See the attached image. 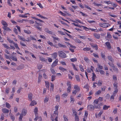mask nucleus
<instances>
[{
  "mask_svg": "<svg viewBox=\"0 0 121 121\" xmlns=\"http://www.w3.org/2000/svg\"><path fill=\"white\" fill-rule=\"evenodd\" d=\"M58 112L54 111L52 115H51L50 117L52 121H58Z\"/></svg>",
  "mask_w": 121,
  "mask_h": 121,
  "instance_id": "nucleus-1",
  "label": "nucleus"
},
{
  "mask_svg": "<svg viewBox=\"0 0 121 121\" xmlns=\"http://www.w3.org/2000/svg\"><path fill=\"white\" fill-rule=\"evenodd\" d=\"M74 89L75 90L73 91L72 92L73 95H76L77 92H79L80 91V87L78 86V85H75L74 86Z\"/></svg>",
  "mask_w": 121,
  "mask_h": 121,
  "instance_id": "nucleus-2",
  "label": "nucleus"
},
{
  "mask_svg": "<svg viewBox=\"0 0 121 121\" xmlns=\"http://www.w3.org/2000/svg\"><path fill=\"white\" fill-rule=\"evenodd\" d=\"M58 55L59 56L63 58H65L67 57L66 54L62 51H59L58 52Z\"/></svg>",
  "mask_w": 121,
  "mask_h": 121,
  "instance_id": "nucleus-3",
  "label": "nucleus"
},
{
  "mask_svg": "<svg viewBox=\"0 0 121 121\" xmlns=\"http://www.w3.org/2000/svg\"><path fill=\"white\" fill-rule=\"evenodd\" d=\"M35 24L34 25V26L38 30L41 31L42 29L39 26H41L42 24L38 23L37 21L35 22Z\"/></svg>",
  "mask_w": 121,
  "mask_h": 121,
  "instance_id": "nucleus-4",
  "label": "nucleus"
},
{
  "mask_svg": "<svg viewBox=\"0 0 121 121\" xmlns=\"http://www.w3.org/2000/svg\"><path fill=\"white\" fill-rule=\"evenodd\" d=\"M99 25L101 27L103 28L107 27L110 26V25L108 23H100Z\"/></svg>",
  "mask_w": 121,
  "mask_h": 121,
  "instance_id": "nucleus-5",
  "label": "nucleus"
},
{
  "mask_svg": "<svg viewBox=\"0 0 121 121\" xmlns=\"http://www.w3.org/2000/svg\"><path fill=\"white\" fill-rule=\"evenodd\" d=\"M90 44L92 47L95 48L96 50H98V46L97 44H94L92 43H90Z\"/></svg>",
  "mask_w": 121,
  "mask_h": 121,
  "instance_id": "nucleus-6",
  "label": "nucleus"
},
{
  "mask_svg": "<svg viewBox=\"0 0 121 121\" xmlns=\"http://www.w3.org/2000/svg\"><path fill=\"white\" fill-rule=\"evenodd\" d=\"M58 60L57 59H56V60L52 64L51 66L52 68L54 67L55 66H56L57 64Z\"/></svg>",
  "mask_w": 121,
  "mask_h": 121,
  "instance_id": "nucleus-7",
  "label": "nucleus"
},
{
  "mask_svg": "<svg viewBox=\"0 0 121 121\" xmlns=\"http://www.w3.org/2000/svg\"><path fill=\"white\" fill-rule=\"evenodd\" d=\"M94 69V67L92 66H91V68H90L89 67L87 68V71L89 73H91V71L93 72H94L93 69Z\"/></svg>",
  "mask_w": 121,
  "mask_h": 121,
  "instance_id": "nucleus-8",
  "label": "nucleus"
},
{
  "mask_svg": "<svg viewBox=\"0 0 121 121\" xmlns=\"http://www.w3.org/2000/svg\"><path fill=\"white\" fill-rule=\"evenodd\" d=\"M88 109L90 110L93 111L95 107L93 105H89L87 106Z\"/></svg>",
  "mask_w": 121,
  "mask_h": 121,
  "instance_id": "nucleus-9",
  "label": "nucleus"
},
{
  "mask_svg": "<svg viewBox=\"0 0 121 121\" xmlns=\"http://www.w3.org/2000/svg\"><path fill=\"white\" fill-rule=\"evenodd\" d=\"M57 53L56 52H54L53 53L51 54L52 58L54 59H56L57 57Z\"/></svg>",
  "mask_w": 121,
  "mask_h": 121,
  "instance_id": "nucleus-10",
  "label": "nucleus"
},
{
  "mask_svg": "<svg viewBox=\"0 0 121 121\" xmlns=\"http://www.w3.org/2000/svg\"><path fill=\"white\" fill-rule=\"evenodd\" d=\"M105 44L107 46V49L108 50L110 49L111 48V46L110 43L107 42L105 43Z\"/></svg>",
  "mask_w": 121,
  "mask_h": 121,
  "instance_id": "nucleus-11",
  "label": "nucleus"
},
{
  "mask_svg": "<svg viewBox=\"0 0 121 121\" xmlns=\"http://www.w3.org/2000/svg\"><path fill=\"white\" fill-rule=\"evenodd\" d=\"M2 24L4 26L3 27H5V26H7L8 25L7 22L4 20H2L1 22Z\"/></svg>",
  "mask_w": 121,
  "mask_h": 121,
  "instance_id": "nucleus-12",
  "label": "nucleus"
},
{
  "mask_svg": "<svg viewBox=\"0 0 121 121\" xmlns=\"http://www.w3.org/2000/svg\"><path fill=\"white\" fill-rule=\"evenodd\" d=\"M107 58L112 63L114 62V60L111 56H108L107 57Z\"/></svg>",
  "mask_w": 121,
  "mask_h": 121,
  "instance_id": "nucleus-13",
  "label": "nucleus"
},
{
  "mask_svg": "<svg viewBox=\"0 0 121 121\" xmlns=\"http://www.w3.org/2000/svg\"><path fill=\"white\" fill-rule=\"evenodd\" d=\"M32 95L31 93H29L28 95V98L30 101H31L32 99Z\"/></svg>",
  "mask_w": 121,
  "mask_h": 121,
  "instance_id": "nucleus-14",
  "label": "nucleus"
},
{
  "mask_svg": "<svg viewBox=\"0 0 121 121\" xmlns=\"http://www.w3.org/2000/svg\"><path fill=\"white\" fill-rule=\"evenodd\" d=\"M27 113V111L26 110L23 109H22V115L23 116H25Z\"/></svg>",
  "mask_w": 121,
  "mask_h": 121,
  "instance_id": "nucleus-15",
  "label": "nucleus"
},
{
  "mask_svg": "<svg viewBox=\"0 0 121 121\" xmlns=\"http://www.w3.org/2000/svg\"><path fill=\"white\" fill-rule=\"evenodd\" d=\"M92 73V80L93 81H94L95 80V79L96 78V77L95 74V73L93 72Z\"/></svg>",
  "mask_w": 121,
  "mask_h": 121,
  "instance_id": "nucleus-16",
  "label": "nucleus"
},
{
  "mask_svg": "<svg viewBox=\"0 0 121 121\" xmlns=\"http://www.w3.org/2000/svg\"><path fill=\"white\" fill-rule=\"evenodd\" d=\"M45 86L48 89L49 88L50 84L49 82H47L46 81H45Z\"/></svg>",
  "mask_w": 121,
  "mask_h": 121,
  "instance_id": "nucleus-17",
  "label": "nucleus"
},
{
  "mask_svg": "<svg viewBox=\"0 0 121 121\" xmlns=\"http://www.w3.org/2000/svg\"><path fill=\"white\" fill-rule=\"evenodd\" d=\"M112 66L113 68V70L115 72H116L117 73L118 72V69L117 67H115L114 66V65L113 64H112V65L111 66Z\"/></svg>",
  "mask_w": 121,
  "mask_h": 121,
  "instance_id": "nucleus-18",
  "label": "nucleus"
},
{
  "mask_svg": "<svg viewBox=\"0 0 121 121\" xmlns=\"http://www.w3.org/2000/svg\"><path fill=\"white\" fill-rule=\"evenodd\" d=\"M79 68L80 71L81 72H84V67L82 65H79Z\"/></svg>",
  "mask_w": 121,
  "mask_h": 121,
  "instance_id": "nucleus-19",
  "label": "nucleus"
},
{
  "mask_svg": "<svg viewBox=\"0 0 121 121\" xmlns=\"http://www.w3.org/2000/svg\"><path fill=\"white\" fill-rule=\"evenodd\" d=\"M72 65L74 70L78 71V68L75 66V65L73 63H72Z\"/></svg>",
  "mask_w": 121,
  "mask_h": 121,
  "instance_id": "nucleus-20",
  "label": "nucleus"
},
{
  "mask_svg": "<svg viewBox=\"0 0 121 121\" xmlns=\"http://www.w3.org/2000/svg\"><path fill=\"white\" fill-rule=\"evenodd\" d=\"M110 107V106H107L105 105H104L103 106V109L104 110H107L108 108Z\"/></svg>",
  "mask_w": 121,
  "mask_h": 121,
  "instance_id": "nucleus-21",
  "label": "nucleus"
},
{
  "mask_svg": "<svg viewBox=\"0 0 121 121\" xmlns=\"http://www.w3.org/2000/svg\"><path fill=\"white\" fill-rule=\"evenodd\" d=\"M44 30L46 32L48 33L51 34H52V31H49L48 30V29L47 28H45Z\"/></svg>",
  "mask_w": 121,
  "mask_h": 121,
  "instance_id": "nucleus-22",
  "label": "nucleus"
},
{
  "mask_svg": "<svg viewBox=\"0 0 121 121\" xmlns=\"http://www.w3.org/2000/svg\"><path fill=\"white\" fill-rule=\"evenodd\" d=\"M36 15L42 18L47 20L48 19V18L47 17L43 16L42 15H41L40 14H36Z\"/></svg>",
  "mask_w": 121,
  "mask_h": 121,
  "instance_id": "nucleus-23",
  "label": "nucleus"
},
{
  "mask_svg": "<svg viewBox=\"0 0 121 121\" xmlns=\"http://www.w3.org/2000/svg\"><path fill=\"white\" fill-rule=\"evenodd\" d=\"M65 43L67 44L66 45H67L69 47H72V48L74 49H75L76 48V47L75 46H72L70 43H69L65 42Z\"/></svg>",
  "mask_w": 121,
  "mask_h": 121,
  "instance_id": "nucleus-24",
  "label": "nucleus"
},
{
  "mask_svg": "<svg viewBox=\"0 0 121 121\" xmlns=\"http://www.w3.org/2000/svg\"><path fill=\"white\" fill-rule=\"evenodd\" d=\"M2 112L4 113H7L9 112V110L6 108H4L2 109Z\"/></svg>",
  "mask_w": 121,
  "mask_h": 121,
  "instance_id": "nucleus-25",
  "label": "nucleus"
},
{
  "mask_svg": "<svg viewBox=\"0 0 121 121\" xmlns=\"http://www.w3.org/2000/svg\"><path fill=\"white\" fill-rule=\"evenodd\" d=\"M3 28L4 30H5L7 31H9L11 30V29L8 27L7 26H5V27H3Z\"/></svg>",
  "mask_w": 121,
  "mask_h": 121,
  "instance_id": "nucleus-26",
  "label": "nucleus"
},
{
  "mask_svg": "<svg viewBox=\"0 0 121 121\" xmlns=\"http://www.w3.org/2000/svg\"><path fill=\"white\" fill-rule=\"evenodd\" d=\"M94 36L96 38L99 39L100 37V35L99 34L95 33L94 34Z\"/></svg>",
  "mask_w": 121,
  "mask_h": 121,
  "instance_id": "nucleus-27",
  "label": "nucleus"
},
{
  "mask_svg": "<svg viewBox=\"0 0 121 121\" xmlns=\"http://www.w3.org/2000/svg\"><path fill=\"white\" fill-rule=\"evenodd\" d=\"M59 69L62 72H64L65 71H67L66 69L61 66L59 67Z\"/></svg>",
  "mask_w": 121,
  "mask_h": 121,
  "instance_id": "nucleus-28",
  "label": "nucleus"
},
{
  "mask_svg": "<svg viewBox=\"0 0 121 121\" xmlns=\"http://www.w3.org/2000/svg\"><path fill=\"white\" fill-rule=\"evenodd\" d=\"M37 104L35 100H33L31 102L30 105L31 106H34L36 104Z\"/></svg>",
  "mask_w": 121,
  "mask_h": 121,
  "instance_id": "nucleus-29",
  "label": "nucleus"
},
{
  "mask_svg": "<svg viewBox=\"0 0 121 121\" xmlns=\"http://www.w3.org/2000/svg\"><path fill=\"white\" fill-rule=\"evenodd\" d=\"M56 99L57 102H59L60 99V95H57L56 97Z\"/></svg>",
  "mask_w": 121,
  "mask_h": 121,
  "instance_id": "nucleus-30",
  "label": "nucleus"
},
{
  "mask_svg": "<svg viewBox=\"0 0 121 121\" xmlns=\"http://www.w3.org/2000/svg\"><path fill=\"white\" fill-rule=\"evenodd\" d=\"M49 99V98L48 96H46L45 97V98L44 101V102L45 103H47Z\"/></svg>",
  "mask_w": 121,
  "mask_h": 121,
  "instance_id": "nucleus-31",
  "label": "nucleus"
},
{
  "mask_svg": "<svg viewBox=\"0 0 121 121\" xmlns=\"http://www.w3.org/2000/svg\"><path fill=\"white\" fill-rule=\"evenodd\" d=\"M10 58L13 60L15 61H17V57L15 56H11L10 57Z\"/></svg>",
  "mask_w": 121,
  "mask_h": 121,
  "instance_id": "nucleus-32",
  "label": "nucleus"
},
{
  "mask_svg": "<svg viewBox=\"0 0 121 121\" xmlns=\"http://www.w3.org/2000/svg\"><path fill=\"white\" fill-rule=\"evenodd\" d=\"M32 18L33 19H35L36 20H38V21H39L40 22H44L42 20L40 19H38L35 17H32Z\"/></svg>",
  "mask_w": 121,
  "mask_h": 121,
  "instance_id": "nucleus-33",
  "label": "nucleus"
},
{
  "mask_svg": "<svg viewBox=\"0 0 121 121\" xmlns=\"http://www.w3.org/2000/svg\"><path fill=\"white\" fill-rule=\"evenodd\" d=\"M18 38L20 40H22L23 41L25 42L26 41V39L23 37L19 36Z\"/></svg>",
  "mask_w": 121,
  "mask_h": 121,
  "instance_id": "nucleus-34",
  "label": "nucleus"
},
{
  "mask_svg": "<svg viewBox=\"0 0 121 121\" xmlns=\"http://www.w3.org/2000/svg\"><path fill=\"white\" fill-rule=\"evenodd\" d=\"M38 111V108L37 107H35L34 110V112L35 116L37 115Z\"/></svg>",
  "mask_w": 121,
  "mask_h": 121,
  "instance_id": "nucleus-35",
  "label": "nucleus"
},
{
  "mask_svg": "<svg viewBox=\"0 0 121 121\" xmlns=\"http://www.w3.org/2000/svg\"><path fill=\"white\" fill-rule=\"evenodd\" d=\"M75 78L78 82H80V78L79 75H75Z\"/></svg>",
  "mask_w": 121,
  "mask_h": 121,
  "instance_id": "nucleus-36",
  "label": "nucleus"
},
{
  "mask_svg": "<svg viewBox=\"0 0 121 121\" xmlns=\"http://www.w3.org/2000/svg\"><path fill=\"white\" fill-rule=\"evenodd\" d=\"M91 48L89 47L85 48H84L83 50L84 51H88L91 50Z\"/></svg>",
  "mask_w": 121,
  "mask_h": 121,
  "instance_id": "nucleus-37",
  "label": "nucleus"
},
{
  "mask_svg": "<svg viewBox=\"0 0 121 121\" xmlns=\"http://www.w3.org/2000/svg\"><path fill=\"white\" fill-rule=\"evenodd\" d=\"M88 114V113L87 111L86 110L85 111V115L84 118H85L86 119H87Z\"/></svg>",
  "mask_w": 121,
  "mask_h": 121,
  "instance_id": "nucleus-38",
  "label": "nucleus"
},
{
  "mask_svg": "<svg viewBox=\"0 0 121 121\" xmlns=\"http://www.w3.org/2000/svg\"><path fill=\"white\" fill-rule=\"evenodd\" d=\"M51 86H50V89L51 90H52V91H53V87H54V84L52 82H51Z\"/></svg>",
  "mask_w": 121,
  "mask_h": 121,
  "instance_id": "nucleus-39",
  "label": "nucleus"
},
{
  "mask_svg": "<svg viewBox=\"0 0 121 121\" xmlns=\"http://www.w3.org/2000/svg\"><path fill=\"white\" fill-rule=\"evenodd\" d=\"M3 45L4 47L6 48H7V49H10V47L8 46L7 44H3Z\"/></svg>",
  "mask_w": 121,
  "mask_h": 121,
  "instance_id": "nucleus-40",
  "label": "nucleus"
},
{
  "mask_svg": "<svg viewBox=\"0 0 121 121\" xmlns=\"http://www.w3.org/2000/svg\"><path fill=\"white\" fill-rule=\"evenodd\" d=\"M14 45L15 47L17 49L20 50V48L18 47V45L17 43H14L13 44Z\"/></svg>",
  "mask_w": 121,
  "mask_h": 121,
  "instance_id": "nucleus-41",
  "label": "nucleus"
},
{
  "mask_svg": "<svg viewBox=\"0 0 121 121\" xmlns=\"http://www.w3.org/2000/svg\"><path fill=\"white\" fill-rule=\"evenodd\" d=\"M89 86L88 85V84H87L84 86L83 88L86 89H87V91H89Z\"/></svg>",
  "mask_w": 121,
  "mask_h": 121,
  "instance_id": "nucleus-42",
  "label": "nucleus"
},
{
  "mask_svg": "<svg viewBox=\"0 0 121 121\" xmlns=\"http://www.w3.org/2000/svg\"><path fill=\"white\" fill-rule=\"evenodd\" d=\"M35 116V117L34 119V120L35 121H36L38 119V118H40V121H42V118L40 117H39L38 116L36 115Z\"/></svg>",
  "mask_w": 121,
  "mask_h": 121,
  "instance_id": "nucleus-43",
  "label": "nucleus"
},
{
  "mask_svg": "<svg viewBox=\"0 0 121 121\" xmlns=\"http://www.w3.org/2000/svg\"><path fill=\"white\" fill-rule=\"evenodd\" d=\"M68 95V94L66 93H65L63 94L62 95V96L63 98H65L67 97Z\"/></svg>",
  "mask_w": 121,
  "mask_h": 121,
  "instance_id": "nucleus-44",
  "label": "nucleus"
},
{
  "mask_svg": "<svg viewBox=\"0 0 121 121\" xmlns=\"http://www.w3.org/2000/svg\"><path fill=\"white\" fill-rule=\"evenodd\" d=\"M98 102L99 99H95L93 102L94 105H95V104H97Z\"/></svg>",
  "mask_w": 121,
  "mask_h": 121,
  "instance_id": "nucleus-45",
  "label": "nucleus"
},
{
  "mask_svg": "<svg viewBox=\"0 0 121 121\" xmlns=\"http://www.w3.org/2000/svg\"><path fill=\"white\" fill-rule=\"evenodd\" d=\"M71 101L70 102L72 104H73L74 101V99L73 97L71 96L70 97Z\"/></svg>",
  "mask_w": 121,
  "mask_h": 121,
  "instance_id": "nucleus-46",
  "label": "nucleus"
},
{
  "mask_svg": "<svg viewBox=\"0 0 121 121\" xmlns=\"http://www.w3.org/2000/svg\"><path fill=\"white\" fill-rule=\"evenodd\" d=\"M24 33L27 34H30L31 33V32L30 30H24Z\"/></svg>",
  "mask_w": 121,
  "mask_h": 121,
  "instance_id": "nucleus-47",
  "label": "nucleus"
},
{
  "mask_svg": "<svg viewBox=\"0 0 121 121\" xmlns=\"http://www.w3.org/2000/svg\"><path fill=\"white\" fill-rule=\"evenodd\" d=\"M70 60L72 62L76 61L77 60V59L76 58H72L70 59Z\"/></svg>",
  "mask_w": 121,
  "mask_h": 121,
  "instance_id": "nucleus-48",
  "label": "nucleus"
},
{
  "mask_svg": "<svg viewBox=\"0 0 121 121\" xmlns=\"http://www.w3.org/2000/svg\"><path fill=\"white\" fill-rule=\"evenodd\" d=\"M7 40L10 43H12L13 44L14 43V42L13 40H11L9 38H7Z\"/></svg>",
  "mask_w": 121,
  "mask_h": 121,
  "instance_id": "nucleus-49",
  "label": "nucleus"
},
{
  "mask_svg": "<svg viewBox=\"0 0 121 121\" xmlns=\"http://www.w3.org/2000/svg\"><path fill=\"white\" fill-rule=\"evenodd\" d=\"M5 104L6 107L8 108H10L11 107V106L10 104L7 102H6Z\"/></svg>",
  "mask_w": 121,
  "mask_h": 121,
  "instance_id": "nucleus-50",
  "label": "nucleus"
},
{
  "mask_svg": "<svg viewBox=\"0 0 121 121\" xmlns=\"http://www.w3.org/2000/svg\"><path fill=\"white\" fill-rule=\"evenodd\" d=\"M107 37L109 39L111 38H112V36L109 33H107Z\"/></svg>",
  "mask_w": 121,
  "mask_h": 121,
  "instance_id": "nucleus-51",
  "label": "nucleus"
},
{
  "mask_svg": "<svg viewBox=\"0 0 121 121\" xmlns=\"http://www.w3.org/2000/svg\"><path fill=\"white\" fill-rule=\"evenodd\" d=\"M63 118L65 121H68V119L67 117L65 115H63Z\"/></svg>",
  "mask_w": 121,
  "mask_h": 121,
  "instance_id": "nucleus-52",
  "label": "nucleus"
},
{
  "mask_svg": "<svg viewBox=\"0 0 121 121\" xmlns=\"http://www.w3.org/2000/svg\"><path fill=\"white\" fill-rule=\"evenodd\" d=\"M93 54L94 56L96 58H99V56L97 54H96L95 53H94Z\"/></svg>",
  "mask_w": 121,
  "mask_h": 121,
  "instance_id": "nucleus-53",
  "label": "nucleus"
},
{
  "mask_svg": "<svg viewBox=\"0 0 121 121\" xmlns=\"http://www.w3.org/2000/svg\"><path fill=\"white\" fill-rule=\"evenodd\" d=\"M94 107H95V108L96 109H100L101 108V107L99 106V104H98L97 105H94Z\"/></svg>",
  "mask_w": 121,
  "mask_h": 121,
  "instance_id": "nucleus-54",
  "label": "nucleus"
},
{
  "mask_svg": "<svg viewBox=\"0 0 121 121\" xmlns=\"http://www.w3.org/2000/svg\"><path fill=\"white\" fill-rule=\"evenodd\" d=\"M56 79V76L54 75H52V76L51 81L52 82L54 81Z\"/></svg>",
  "mask_w": 121,
  "mask_h": 121,
  "instance_id": "nucleus-55",
  "label": "nucleus"
},
{
  "mask_svg": "<svg viewBox=\"0 0 121 121\" xmlns=\"http://www.w3.org/2000/svg\"><path fill=\"white\" fill-rule=\"evenodd\" d=\"M67 86H68V87L71 88V84L69 81H68L67 82Z\"/></svg>",
  "mask_w": 121,
  "mask_h": 121,
  "instance_id": "nucleus-56",
  "label": "nucleus"
},
{
  "mask_svg": "<svg viewBox=\"0 0 121 121\" xmlns=\"http://www.w3.org/2000/svg\"><path fill=\"white\" fill-rule=\"evenodd\" d=\"M104 2L107 4H112V3L110 1H104Z\"/></svg>",
  "mask_w": 121,
  "mask_h": 121,
  "instance_id": "nucleus-57",
  "label": "nucleus"
},
{
  "mask_svg": "<svg viewBox=\"0 0 121 121\" xmlns=\"http://www.w3.org/2000/svg\"><path fill=\"white\" fill-rule=\"evenodd\" d=\"M101 91L100 90H99L97 91V92L95 93V95H99L101 93Z\"/></svg>",
  "mask_w": 121,
  "mask_h": 121,
  "instance_id": "nucleus-58",
  "label": "nucleus"
},
{
  "mask_svg": "<svg viewBox=\"0 0 121 121\" xmlns=\"http://www.w3.org/2000/svg\"><path fill=\"white\" fill-rule=\"evenodd\" d=\"M50 70L51 73L53 74H54L56 73V72L54 69L51 68L50 69Z\"/></svg>",
  "mask_w": 121,
  "mask_h": 121,
  "instance_id": "nucleus-59",
  "label": "nucleus"
},
{
  "mask_svg": "<svg viewBox=\"0 0 121 121\" xmlns=\"http://www.w3.org/2000/svg\"><path fill=\"white\" fill-rule=\"evenodd\" d=\"M102 81H99L97 84L98 86H101L102 84Z\"/></svg>",
  "mask_w": 121,
  "mask_h": 121,
  "instance_id": "nucleus-60",
  "label": "nucleus"
},
{
  "mask_svg": "<svg viewBox=\"0 0 121 121\" xmlns=\"http://www.w3.org/2000/svg\"><path fill=\"white\" fill-rule=\"evenodd\" d=\"M115 96H114L112 95L110 97V99L112 101H113Z\"/></svg>",
  "mask_w": 121,
  "mask_h": 121,
  "instance_id": "nucleus-61",
  "label": "nucleus"
},
{
  "mask_svg": "<svg viewBox=\"0 0 121 121\" xmlns=\"http://www.w3.org/2000/svg\"><path fill=\"white\" fill-rule=\"evenodd\" d=\"M106 99H108L110 97V95L109 94H107L105 96Z\"/></svg>",
  "mask_w": 121,
  "mask_h": 121,
  "instance_id": "nucleus-62",
  "label": "nucleus"
},
{
  "mask_svg": "<svg viewBox=\"0 0 121 121\" xmlns=\"http://www.w3.org/2000/svg\"><path fill=\"white\" fill-rule=\"evenodd\" d=\"M117 108H115L113 111V112L114 114L117 113Z\"/></svg>",
  "mask_w": 121,
  "mask_h": 121,
  "instance_id": "nucleus-63",
  "label": "nucleus"
},
{
  "mask_svg": "<svg viewBox=\"0 0 121 121\" xmlns=\"http://www.w3.org/2000/svg\"><path fill=\"white\" fill-rule=\"evenodd\" d=\"M75 121H79V119L78 116L77 115L75 116Z\"/></svg>",
  "mask_w": 121,
  "mask_h": 121,
  "instance_id": "nucleus-64",
  "label": "nucleus"
}]
</instances>
